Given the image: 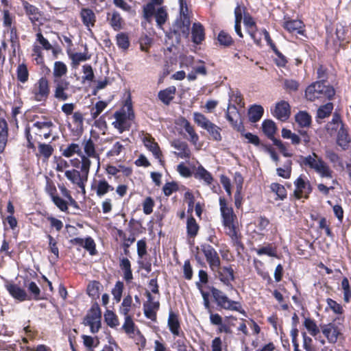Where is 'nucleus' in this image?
I'll return each instance as SVG.
<instances>
[{
  "label": "nucleus",
  "instance_id": "nucleus-17",
  "mask_svg": "<svg viewBox=\"0 0 351 351\" xmlns=\"http://www.w3.org/2000/svg\"><path fill=\"white\" fill-rule=\"evenodd\" d=\"M148 304H144V314L145 317L152 321L156 319V311L159 308V302H154L153 298L150 293H147Z\"/></svg>",
  "mask_w": 351,
  "mask_h": 351
},
{
  "label": "nucleus",
  "instance_id": "nucleus-43",
  "mask_svg": "<svg viewBox=\"0 0 351 351\" xmlns=\"http://www.w3.org/2000/svg\"><path fill=\"white\" fill-rule=\"evenodd\" d=\"M172 146L180 151V152L178 153V156L180 158H189L190 157V150L185 143L175 142L172 144Z\"/></svg>",
  "mask_w": 351,
  "mask_h": 351
},
{
  "label": "nucleus",
  "instance_id": "nucleus-62",
  "mask_svg": "<svg viewBox=\"0 0 351 351\" xmlns=\"http://www.w3.org/2000/svg\"><path fill=\"white\" fill-rule=\"evenodd\" d=\"M51 199L55 205L62 211H66L68 209L67 203L60 197L51 194Z\"/></svg>",
  "mask_w": 351,
  "mask_h": 351
},
{
  "label": "nucleus",
  "instance_id": "nucleus-52",
  "mask_svg": "<svg viewBox=\"0 0 351 351\" xmlns=\"http://www.w3.org/2000/svg\"><path fill=\"white\" fill-rule=\"evenodd\" d=\"M193 119L197 125L203 129L206 128L211 123L203 114L197 112L193 113Z\"/></svg>",
  "mask_w": 351,
  "mask_h": 351
},
{
  "label": "nucleus",
  "instance_id": "nucleus-61",
  "mask_svg": "<svg viewBox=\"0 0 351 351\" xmlns=\"http://www.w3.org/2000/svg\"><path fill=\"white\" fill-rule=\"evenodd\" d=\"M217 40L220 45L223 46H229L232 43V37L224 31H221L219 32Z\"/></svg>",
  "mask_w": 351,
  "mask_h": 351
},
{
  "label": "nucleus",
  "instance_id": "nucleus-47",
  "mask_svg": "<svg viewBox=\"0 0 351 351\" xmlns=\"http://www.w3.org/2000/svg\"><path fill=\"white\" fill-rule=\"evenodd\" d=\"M17 79L21 83H25L28 80L29 72L25 64H21L16 69Z\"/></svg>",
  "mask_w": 351,
  "mask_h": 351
},
{
  "label": "nucleus",
  "instance_id": "nucleus-4",
  "mask_svg": "<svg viewBox=\"0 0 351 351\" xmlns=\"http://www.w3.org/2000/svg\"><path fill=\"white\" fill-rule=\"evenodd\" d=\"M335 91L332 86L327 85L324 81H317L310 84L305 90L306 98L311 101L317 99H331Z\"/></svg>",
  "mask_w": 351,
  "mask_h": 351
},
{
  "label": "nucleus",
  "instance_id": "nucleus-49",
  "mask_svg": "<svg viewBox=\"0 0 351 351\" xmlns=\"http://www.w3.org/2000/svg\"><path fill=\"white\" fill-rule=\"evenodd\" d=\"M270 189L276 193L278 199L283 200L287 197V191L283 185L278 183H272Z\"/></svg>",
  "mask_w": 351,
  "mask_h": 351
},
{
  "label": "nucleus",
  "instance_id": "nucleus-31",
  "mask_svg": "<svg viewBox=\"0 0 351 351\" xmlns=\"http://www.w3.org/2000/svg\"><path fill=\"white\" fill-rule=\"evenodd\" d=\"M194 177L197 180H203L206 185H210L213 181V177L211 173L202 166L197 167Z\"/></svg>",
  "mask_w": 351,
  "mask_h": 351
},
{
  "label": "nucleus",
  "instance_id": "nucleus-2",
  "mask_svg": "<svg viewBox=\"0 0 351 351\" xmlns=\"http://www.w3.org/2000/svg\"><path fill=\"white\" fill-rule=\"evenodd\" d=\"M219 206L223 224L227 229V234L231 238L234 244L237 245H241L234 223L236 216L234 214L232 208L228 206L226 201L222 197L219 198Z\"/></svg>",
  "mask_w": 351,
  "mask_h": 351
},
{
  "label": "nucleus",
  "instance_id": "nucleus-28",
  "mask_svg": "<svg viewBox=\"0 0 351 351\" xmlns=\"http://www.w3.org/2000/svg\"><path fill=\"white\" fill-rule=\"evenodd\" d=\"M350 142V138L348 133V130L345 128L344 125H341L337 132V143L343 149H346Z\"/></svg>",
  "mask_w": 351,
  "mask_h": 351
},
{
  "label": "nucleus",
  "instance_id": "nucleus-14",
  "mask_svg": "<svg viewBox=\"0 0 351 351\" xmlns=\"http://www.w3.org/2000/svg\"><path fill=\"white\" fill-rule=\"evenodd\" d=\"M295 189L294 195L297 199H300L303 197H307L308 194L311 192V187L308 180H305L304 177L300 176L294 182Z\"/></svg>",
  "mask_w": 351,
  "mask_h": 351
},
{
  "label": "nucleus",
  "instance_id": "nucleus-23",
  "mask_svg": "<svg viewBox=\"0 0 351 351\" xmlns=\"http://www.w3.org/2000/svg\"><path fill=\"white\" fill-rule=\"evenodd\" d=\"M322 331L329 343H335L337 342L339 331L335 324H329L324 325L322 326Z\"/></svg>",
  "mask_w": 351,
  "mask_h": 351
},
{
  "label": "nucleus",
  "instance_id": "nucleus-63",
  "mask_svg": "<svg viewBox=\"0 0 351 351\" xmlns=\"http://www.w3.org/2000/svg\"><path fill=\"white\" fill-rule=\"evenodd\" d=\"M108 104L103 101H97L95 105V109H93L91 114L92 117L95 119L100 113L106 108Z\"/></svg>",
  "mask_w": 351,
  "mask_h": 351
},
{
  "label": "nucleus",
  "instance_id": "nucleus-20",
  "mask_svg": "<svg viewBox=\"0 0 351 351\" xmlns=\"http://www.w3.org/2000/svg\"><path fill=\"white\" fill-rule=\"evenodd\" d=\"M167 324L169 330L174 337H181L184 335V332L181 330L180 328V324L178 315L173 311H170L169 313Z\"/></svg>",
  "mask_w": 351,
  "mask_h": 351
},
{
  "label": "nucleus",
  "instance_id": "nucleus-51",
  "mask_svg": "<svg viewBox=\"0 0 351 351\" xmlns=\"http://www.w3.org/2000/svg\"><path fill=\"white\" fill-rule=\"evenodd\" d=\"M304 326L310 333V335L313 337L316 336L319 332V330L315 321L310 318H305Z\"/></svg>",
  "mask_w": 351,
  "mask_h": 351
},
{
  "label": "nucleus",
  "instance_id": "nucleus-16",
  "mask_svg": "<svg viewBox=\"0 0 351 351\" xmlns=\"http://www.w3.org/2000/svg\"><path fill=\"white\" fill-rule=\"evenodd\" d=\"M82 145L84 149L83 154H84V157L90 160V158L96 160L98 163V167H99V164H100L99 154L96 150L95 144L94 143V142L91 139V138H89L88 139L84 138L83 140Z\"/></svg>",
  "mask_w": 351,
  "mask_h": 351
},
{
  "label": "nucleus",
  "instance_id": "nucleus-12",
  "mask_svg": "<svg viewBox=\"0 0 351 351\" xmlns=\"http://www.w3.org/2000/svg\"><path fill=\"white\" fill-rule=\"evenodd\" d=\"M219 280L226 285L228 289L233 290L232 282L234 280V270L231 267H219L218 271L214 272Z\"/></svg>",
  "mask_w": 351,
  "mask_h": 351
},
{
  "label": "nucleus",
  "instance_id": "nucleus-19",
  "mask_svg": "<svg viewBox=\"0 0 351 351\" xmlns=\"http://www.w3.org/2000/svg\"><path fill=\"white\" fill-rule=\"evenodd\" d=\"M80 16L83 25L88 29L95 26L96 16L95 12L90 8H83L80 12Z\"/></svg>",
  "mask_w": 351,
  "mask_h": 351
},
{
  "label": "nucleus",
  "instance_id": "nucleus-60",
  "mask_svg": "<svg viewBox=\"0 0 351 351\" xmlns=\"http://www.w3.org/2000/svg\"><path fill=\"white\" fill-rule=\"evenodd\" d=\"M25 286L30 293L32 294L34 300L40 299V289L34 282H29Z\"/></svg>",
  "mask_w": 351,
  "mask_h": 351
},
{
  "label": "nucleus",
  "instance_id": "nucleus-32",
  "mask_svg": "<svg viewBox=\"0 0 351 351\" xmlns=\"http://www.w3.org/2000/svg\"><path fill=\"white\" fill-rule=\"evenodd\" d=\"M108 21L114 31L122 29L123 19L117 11H114L112 14H108Z\"/></svg>",
  "mask_w": 351,
  "mask_h": 351
},
{
  "label": "nucleus",
  "instance_id": "nucleus-22",
  "mask_svg": "<svg viewBox=\"0 0 351 351\" xmlns=\"http://www.w3.org/2000/svg\"><path fill=\"white\" fill-rule=\"evenodd\" d=\"M143 143L147 149L152 153L155 158L158 159L160 163L162 165V152L158 143L154 141V139L151 137H144Z\"/></svg>",
  "mask_w": 351,
  "mask_h": 351
},
{
  "label": "nucleus",
  "instance_id": "nucleus-45",
  "mask_svg": "<svg viewBox=\"0 0 351 351\" xmlns=\"http://www.w3.org/2000/svg\"><path fill=\"white\" fill-rule=\"evenodd\" d=\"M204 130L209 133L214 141H220L221 140V128L217 125L211 122Z\"/></svg>",
  "mask_w": 351,
  "mask_h": 351
},
{
  "label": "nucleus",
  "instance_id": "nucleus-11",
  "mask_svg": "<svg viewBox=\"0 0 351 351\" xmlns=\"http://www.w3.org/2000/svg\"><path fill=\"white\" fill-rule=\"evenodd\" d=\"M33 94L37 101H45L49 94L48 80L45 77H41L34 85Z\"/></svg>",
  "mask_w": 351,
  "mask_h": 351
},
{
  "label": "nucleus",
  "instance_id": "nucleus-36",
  "mask_svg": "<svg viewBox=\"0 0 351 351\" xmlns=\"http://www.w3.org/2000/svg\"><path fill=\"white\" fill-rule=\"evenodd\" d=\"M264 112L263 108L260 105H253L248 110L249 119L252 123H256L261 119Z\"/></svg>",
  "mask_w": 351,
  "mask_h": 351
},
{
  "label": "nucleus",
  "instance_id": "nucleus-37",
  "mask_svg": "<svg viewBox=\"0 0 351 351\" xmlns=\"http://www.w3.org/2000/svg\"><path fill=\"white\" fill-rule=\"evenodd\" d=\"M164 0H152L143 8V16L149 21L155 12V5H160L163 3Z\"/></svg>",
  "mask_w": 351,
  "mask_h": 351
},
{
  "label": "nucleus",
  "instance_id": "nucleus-26",
  "mask_svg": "<svg viewBox=\"0 0 351 351\" xmlns=\"http://www.w3.org/2000/svg\"><path fill=\"white\" fill-rule=\"evenodd\" d=\"M53 126V123L51 121H36L33 124V128L38 130L40 135L43 133L45 139L48 138L51 136V128Z\"/></svg>",
  "mask_w": 351,
  "mask_h": 351
},
{
  "label": "nucleus",
  "instance_id": "nucleus-5",
  "mask_svg": "<svg viewBox=\"0 0 351 351\" xmlns=\"http://www.w3.org/2000/svg\"><path fill=\"white\" fill-rule=\"evenodd\" d=\"M302 162L305 166L313 169L322 178H331L332 176V171L330 167L314 152L304 157Z\"/></svg>",
  "mask_w": 351,
  "mask_h": 351
},
{
  "label": "nucleus",
  "instance_id": "nucleus-48",
  "mask_svg": "<svg viewBox=\"0 0 351 351\" xmlns=\"http://www.w3.org/2000/svg\"><path fill=\"white\" fill-rule=\"evenodd\" d=\"M187 234L191 237H194L197 235L199 226L193 217H190L187 219L186 222Z\"/></svg>",
  "mask_w": 351,
  "mask_h": 351
},
{
  "label": "nucleus",
  "instance_id": "nucleus-40",
  "mask_svg": "<svg viewBox=\"0 0 351 351\" xmlns=\"http://www.w3.org/2000/svg\"><path fill=\"white\" fill-rule=\"evenodd\" d=\"M67 73L66 64L61 61H56L54 63L53 75L54 79H62V77Z\"/></svg>",
  "mask_w": 351,
  "mask_h": 351
},
{
  "label": "nucleus",
  "instance_id": "nucleus-58",
  "mask_svg": "<svg viewBox=\"0 0 351 351\" xmlns=\"http://www.w3.org/2000/svg\"><path fill=\"white\" fill-rule=\"evenodd\" d=\"M123 287V283L121 281H117L112 290V294L114 299L117 302H119L121 299Z\"/></svg>",
  "mask_w": 351,
  "mask_h": 351
},
{
  "label": "nucleus",
  "instance_id": "nucleus-56",
  "mask_svg": "<svg viewBox=\"0 0 351 351\" xmlns=\"http://www.w3.org/2000/svg\"><path fill=\"white\" fill-rule=\"evenodd\" d=\"M117 45L123 50L127 49L130 46L128 36L124 33H120L117 35Z\"/></svg>",
  "mask_w": 351,
  "mask_h": 351
},
{
  "label": "nucleus",
  "instance_id": "nucleus-13",
  "mask_svg": "<svg viewBox=\"0 0 351 351\" xmlns=\"http://www.w3.org/2000/svg\"><path fill=\"white\" fill-rule=\"evenodd\" d=\"M55 84L54 97L58 100L66 101L69 99V95L66 93V90L70 86V82L65 79H54Z\"/></svg>",
  "mask_w": 351,
  "mask_h": 351
},
{
  "label": "nucleus",
  "instance_id": "nucleus-39",
  "mask_svg": "<svg viewBox=\"0 0 351 351\" xmlns=\"http://www.w3.org/2000/svg\"><path fill=\"white\" fill-rule=\"evenodd\" d=\"M181 121L182 127L190 136L191 142L195 145L199 140V136L195 132L193 127L186 119H182Z\"/></svg>",
  "mask_w": 351,
  "mask_h": 351
},
{
  "label": "nucleus",
  "instance_id": "nucleus-41",
  "mask_svg": "<svg viewBox=\"0 0 351 351\" xmlns=\"http://www.w3.org/2000/svg\"><path fill=\"white\" fill-rule=\"evenodd\" d=\"M263 131L269 138H272L276 131L275 123L271 120H265L262 123Z\"/></svg>",
  "mask_w": 351,
  "mask_h": 351
},
{
  "label": "nucleus",
  "instance_id": "nucleus-55",
  "mask_svg": "<svg viewBox=\"0 0 351 351\" xmlns=\"http://www.w3.org/2000/svg\"><path fill=\"white\" fill-rule=\"evenodd\" d=\"M333 109V104L330 102L320 106L317 110V117L324 119L328 117Z\"/></svg>",
  "mask_w": 351,
  "mask_h": 351
},
{
  "label": "nucleus",
  "instance_id": "nucleus-15",
  "mask_svg": "<svg viewBox=\"0 0 351 351\" xmlns=\"http://www.w3.org/2000/svg\"><path fill=\"white\" fill-rule=\"evenodd\" d=\"M23 7L26 15L34 25L41 24L43 13L36 6L29 3L27 1L23 2Z\"/></svg>",
  "mask_w": 351,
  "mask_h": 351
},
{
  "label": "nucleus",
  "instance_id": "nucleus-53",
  "mask_svg": "<svg viewBox=\"0 0 351 351\" xmlns=\"http://www.w3.org/2000/svg\"><path fill=\"white\" fill-rule=\"evenodd\" d=\"M38 149L39 154L46 160L52 155L53 152V147L49 144L39 143Z\"/></svg>",
  "mask_w": 351,
  "mask_h": 351
},
{
  "label": "nucleus",
  "instance_id": "nucleus-3",
  "mask_svg": "<svg viewBox=\"0 0 351 351\" xmlns=\"http://www.w3.org/2000/svg\"><path fill=\"white\" fill-rule=\"evenodd\" d=\"M115 121L112 125L121 134L124 131L129 130L131 127V121L134 118L132 105L130 100H126L123 108L114 114Z\"/></svg>",
  "mask_w": 351,
  "mask_h": 351
},
{
  "label": "nucleus",
  "instance_id": "nucleus-10",
  "mask_svg": "<svg viewBox=\"0 0 351 351\" xmlns=\"http://www.w3.org/2000/svg\"><path fill=\"white\" fill-rule=\"evenodd\" d=\"M201 249L211 271L213 272L218 271L219 267L221 265V261L217 251L208 244L202 245Z\"/></svg>",
  "mask_w": 351,
  "mask_h": 351
},
{
  "label": "nucleus",
  "instance_id": "nucleus-24",
  "mask_svg": "<svg viewBox=\"0 0 351 351\" xmlns=\"http://www.w3.org/2000/svg\"><path fill=\"white\" fill-rule=\"evenodd\" d=\"M5 287L9 293L16 300L25 301L27 299V294L24 289L16 284L8 283Z\"/></svg>",
  "mask_w": 351,
  "mask_h": 351
},
{
  "label": "nucleus",
  "instance_id": "nucleus-64",
  "mask_svg": "<svg viewBox=\"0 0 351 351\" xmlns=\"http://www.w3.org/2000/svg\"><path fill=\"white\" fill-rule=\"evenodd\" d=\"M123 149V145L119 142H116L112 147L107 152L108 157H113L119 156Z\"/></svg>",
  "mask_w": 351,
  "mask_h": 351
},
{
  "label": "nucleus",
  "instance_id": "nucleus-30",
  "mask_svg": "<svg viewBox=\"0 0 351 351\" xmlns=\"http://www.w3.org/2000/svg\"><path fill=\"white\" fill-rule=\"evenodd\" d=\"M119 267L123 272V278L127 282H130L133 279L131 269V263L128 258H120Z\"/></svg>",
  "mask_w": 351,
  "mask_h": 351
},
{
  "label": "nucleus",
  "instance_id": "nucleus-50",
  "mask_svg": "<svg viewBox=\"0 0 351 351\" xmlns=\"http://www.w3.org/2000/svg\"><path fill=\"white\" fill-rule=\"evenodd\" d=\"M326 158L334 165H338L340 167H343V162L340 157L337 153L330 149H326L325 150Z\"/></svg>",
  "mask_w": 351,
  "mask_h": 351
},
{
  "label": "nucleus",
  "instance_id": "nucleus-1",
  "mask_svg": "<svg viewBox=\"0 0 351 351\" xmlns=\"http://www.w3.org/2000/svg\"><path fill=\"white\" fill-rule=\"evenodd\" d=\"M219 206L223 224L227 229V234L231 238L234 244L237 245H241L234 223L236 216L234 214L232 208L228 206L226 201L222 197L219 198Z\"/></svg>",
  "mask_w": 351,
  "mask_h": 351
},
{
  "label": "nucleus",
  "instance_id": "nucleus-21",
  "mask_svg": "<svg viewBox=\"0 0 351 351\" xmlns=\"http://www.w3.org/2000/svg\"><path fill=\"white\" fill-rule=\"evenodd\" d=\"M273 114L281 121H286L290 115V106L288 102L282 101L276 106Z\"/></svg>",
  "mask_w": 351,
  "mask_h": 351
},
{
  "label": "nucleus",
  "instance_id": "nucleus-29",
  "mask_svg": "<svg viewBox=\"0 0 351 351\" xmlns=\"http://www.w3.org/2000/svg\"><path fill=\"white\" fill-rule=\"evenodd\" d=\"M176 88L175 86H171L164 90L159 91L158 98L165 105H169L174 98Z\"/></svg>",
  "mask_w": 351,
  "mask_h": 351
},
{
  "label": "nucleus",
  "instance_id": "nucleus-25",
  "mask_svg": "<svg viewBox=\"0 0 351 351\" xmlns=\"http://www.w3.org/2000/svg\"><path fill=\"white\" fill-rule=\"evenodd\" d=\"M97 195L99 197H103L110 191L114 190V187L110 185L104 178L100 179L95 182V186H92Z\"/></svg>",
  "mask_w": 351,
  "mask_h": 351
},
{
  "label": "nucleus",
  "instance_id": "nucleus-18",
  "mask_svg": "<svg viewBox=\"0 0 351 351\" xmlns=\"http://www.w3.org/2000/svg\"><path fill=\"white\" fill-rule=\"evenodd\" d=\"M226 117L232 126L237 130L242 131L243 130V126L241 122H238L239 114L234 105L229 104Z\"/></svg>",
  "mask_w": 351,
  "mask_h": 351
},
{
  "label": "nucleus",
  "instance_id": "nucleus-57",
  "mask_svg": "<svg viewBox=\"0 0 351 351\" xmlns=\"http://www.w3.org/2000/svg\"><path fill=\"white\" fill-rule=\"evenodd\" d=\"M105 321L110 327H115L119 325V321L116 315L111 311H106L104 314Z\"/></svg>",
  "mask_w": 351,
  "mask_h": 351
},
{
  "label": "nucleus",
  "instance_id": "nucleus-59",
  "mask_svg": "<svg viewBox=\"0 0 351 351\" xmlns=\"http://www.w3.org/2000/svg\"><path fill=\"white\" fill-rule=\"evenodd\" d=\"M132 303V296L128 295L125 297L123 300L121 307L120 308V313L123 315H127L130 310V307Z\"/></svg>",
  "mask_w": 351,
  "mask_h": 351
},
{
  "label": "nucleus",
  "instance_id": "nucleus-27",
  "mask_svg": "<svg viewBox=\"0 0 351 351\" xmlns=\"http://www.w3.org/2000/svg\"><path fill=\"white\" fill-rule=\"evenodd\" d=\"M283 27L292 34H303V23L300 20H289L284 22Z\"/></svg>",
  "mask_w": 351,
  "mask_h": 351
},
{
  "label": "nucleus",
  "instance_id": "nucleus-46",
  "mask_svg": "<svg viewBox=\"0 0 351 351\" xmlns=\"http://www.w3.org/2000/svg\"><path fill=\"white\" fill-rule=\"evenodd\" d=\"M292 162L290 160L286 161L283 167L276 169V172L278 176L285 179H288L291 176Z\"/></svg>",
  "mask_w": 351,
  "mask_h": 351
},
{
  "label": "nucleus",
  "instance_id": "nucleus-54",
  "mask_svg": "<svg viewBox=\"0 0 351 351\" xmlns=\"http://www.w3.org/2000/svg\"><path fill=\"white\" fill-rule=\"evenodd\" d=\"M300 83L293 79H285L283 80V88L288 93L295 92L298 90Z\"/></svg>",
  "mask_w": 351,
  "mask_h": 351
},
{
  "label": "nucleus",
  "instance_id": "nucleus-44",
  "mask_svg": "<svg viewBox=\"0 0 351 351\" xmlns=\"http://www.w3.org/2000/svg\"><path fill=\"white\" fill-rule=\"evenodd\" d=\"M295 121L301 127H308L311 122V118L307 112L301 111L295 115Z\"/></svg>",
  "mask_w": 351,
  "mask_h": 351
},
{
  "label": "nucleus",
  "instance_id": "nucleus-38",
  "mask_svg": "<svg viewBox=\"0 0 351 351\" xmlns=\"http://www.w3.org/2000/svg\"><path fill=\"white\" fill-rule=\"evenodd\" d=\"M8 141V125L4 119L0 120V153L5 149Z\"/></svg>",
  "mask_w": 351,
  "mask_h": 351
},
{
  "label": "nucleus",
  "instance_id": "nucleus-42",
  "mask_svg": "<svg viewBox=\"0 0 351 351\" xmlns=\"http://www.w3.org/2000/svg\"><path fill=\"white\" fill-rule=\"evenodd\" d=\"M154 14L155 15L157 25L159 27H162V26L165 23L168 17L165 7L159 8L156 11L155 10Z\"/></svg>",
  "mask_w": 351,
  "mask_h": 351
},
{
  "label": "nucleus",
  "instance_id": "nucleus-33",
  "mask_svg": "<svg viewBox=\"0 0 351 351\" xmlns=\"http://www.w3.org/2000/svg\"><path fill=\"white\" fill-rule=\"evenodd\" d=\"M192 39L195 44H199L204 39V29L199 23H195L192 27Z\"/></svg>",
  "mask_w": 351,
  "mask_h": 351
},
{
  "label": "nucleus",
  "instance_id": "nucleus-9",
  "mask_svg": "<svg viewBox=\"0 0 351 351\" xmlns=\"http://www.w3.org/2000/svg\"><path fill=\"white\" fill-rule=\"evenodd\" d=\"M190 25L191 22L189 16H184L176 20L173 26V30L170 33L171 36L173 37L174 35L178 43L181 37L186 38L189 35Z\"/></svg>",
  "mask_w": 351,
  "mask_h": 351
},
{
  "label": "nucleus",
  "instance_id": "nucleus-6",
  "mask_svg": "<svg viewBox=\"0 0 351 351\" xmlns=\"http://www.w3.org/2000/svg\"><path fill=\"white\" fill-rule=\"evenodd\" d=\"M210 291L215 302L220 308L225 310L235 311L243 315L245 314V311L243 309L239 302L231 300L224 293L215 287H211Z\"/></svg>",
  "mask_w": 351,
  "mask_h": 351
},
{
  "label": "nucleus",
  "instance_id": "nucleus-34",
  "mask_svg": "<svg viewBox=\"0 0 351 351\" xmlns=\"http://www.w3.org/2000/svg\"><path fill=\"white\" fill-rule=\"evenodd\" d=\"M69 57L71 60V66L73 68H77L80 62L86 61L90 59V56L87 52L80 53H69Z\"/></svg>",
  "mask_w": 351,
  "mask_h": 351
},
{
  "label": "nucleus",
  "instance_id": "nucleus-8",
  "mask_svg": "<svg viewBox=\"0 0 351 351\" xmlns=\"http://www.w3.org/2000/svg\"><path fill=\"white\" fill-rule=\"evenodd\" d=\"M101 314L97 305L93 306L84 319V324L90 327L92 333H97L101 328Z\"/></svg>",
  "mask_w": 351,
  "mask_h": 351
},
{
  "label": "nucleus",
  "instance_id": "nucleus-35",
  "mask_svg": "<svg viewBox=\"0 0 351 351\" xmlns=\"http://www.w3.org/2000/svg\"><path fill=\"white\" fill-rule=\"evenodd\" d=\"M75 154L80 156L81 162H82V157L84 156L82 152V147L79 144L71 143L62 152V155L66 158H70Z\"/></svg>",
  "mask_w": 351,
  "mask_h": 351
},
{
  "label": "nucleus",
  "instance_id": "nucleus-7",
  "mask_svg": "<svg viewBox=\"0 0 351 351\" xmlns=\"http://www.w3.org/2000/svg\"><path fill=\"white\" fill-rule=\"evenodd\" d=\"M90 165L91 161L83 156L80 171L75 169L66 170L64 172V176L72 184L76 186L82 180H88Z\"/></svg>",
  "mask_w": 351,
  "mask_h": 351
}]
</instances>
